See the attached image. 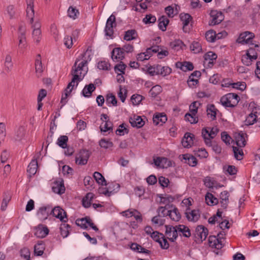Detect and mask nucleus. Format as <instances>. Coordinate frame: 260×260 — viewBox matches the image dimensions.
<instances>
[{
	"mask_svg": "<svg viewBox=\"0 0 260 260\" xmlns=\"http://www.w3.org/2000/svg\"><path fill=\"white\" fill-rule=\"evenodd\" d=\"M91 53V50L88 48L86 52L82 55V60L81 62L78 63L81 59L79 58L76 59L71 71V75L73 76V78L71 82L68 85V88H70L71 87H74L75 82H76L77 86L78 85L79 82L82 80L85 75V73L82 74V72L83 71V68L87 64V60L88 59L90 60L91 58H89Z\"/></svg>",
	"mask_w": 260,
	"mask_h": 260,
	"instance_id": "nucleus-1",
	"label": "nucleus"
},
{
	"mask_svg": "<svg viewBox=\"0 0 260 260\" xmlns=\"http://www.w3.org/2000/svg\"><path fill=\"white\" fill-rule=\"evenodd\" d=\"M239 100L240 97L237 94L229 93L221 98L220 102L225 107H234Z\"/></svg>",
	"mask_w": 260,
	"mask_h": 260,
	"instance_id": "nucleus-2",
	"label": "nucleus"
},
{
	"mask_svg": "<svg viewBox=\"0 0 260 260\" xmlns=\"http://www.w3.org/2000/svg\"><path fill=\"white\" fill-rule=\"evenodd\" d=\"M116 26V17L112 14L107 19L106 26L105 28V35L112 39L113 37L114 30L113 28Z\"/></svg>",
	"mask_w": 260,
	"mask_h": 260,
	"instance_id": "nucleus-3",
	"label": "nucleus"
},
{
	"mask_svg": "<svg viewBox=\"0 0 260 260\" xmlns=\"http://www.w3.org/2000/svg\"><path fill=\"white\" fill-rule=\"evenodd\" d=\"M50 215H52L53 216L60 219L62 222H66L67 219L66 212L59 206H56L52 208L51 206Z\"/></svg>",
	"mask_w": 260,
	"mask_h": 260,
	"instance_id": "nucleus-4",
	"label": "nucleus"
},
{
	"mask_svg": "<svg viewBox=\"0 0 260 260\" xmlns=\"http://www.w3.org/2000/svg\"><path fill=\"white\" fill-rule=\"evenodd\" d=\"M90 153L88 150H81L76 155V163L79 165H85L87 163Z\"/></svg>",
	"mask_w": 260,
	"mask_h": 260,
	"instance_id": "nucleus-5",
	"label": "nucleus"
},
{
	"mask_svg": "<svg viewBox=\"0 0 260 260\" xmlns=\"http://www.w3.org/2000/svg\"><path fill=\"white\" fill-rule=\"evenodd\" d=\"M51 206L47 205L40 207L37 212V215L39 219L42 221H44L48 218L50 215Z\"/></svg>",
	"mask_w": 260,
	"mask_h": 260,
	"instance_id": "nucleus-6",
	"label": "nucleus"
},
{
	"mask_svg": "<svg viewBox=\"0 0 260 260\" xmlns=\"http://www.w3.org/2000/svg\"><path fill=\"white\" fill-rule=\"evenodd\" d=\"M18 39L19 40L18 47L21 51H22L27 46L26 39L25 37V30L22 28V26L19 27V33Z\"/></svg>",
	"mask_w": 260,
	"mask_h": 260,
	"instance_id": "nucleus-7",
	"label": "nucleus"
},
{
	"mask_svg": "<svg viewBox=\"0 0 260 260\" xmlns=\"http://www.w3.org/2000/svg\"><path fill=\"white\" fill-rule=\"evenodd\" d=\"M247 134L242 131L235 134V139L238 147L243 148L245 146L246 144V138H247Z\"/></svg>",
	"mask_w": 260,
	"mask_h": 260,
	"instance_id": "nucleus-8",
	"label": "nucleus"
},
{
	"mask_svg": "<svg viewBox=\"0 0 260 260\" xmlns=\"http://www.w3.org/2000/svg\"><path fill=\"white\" fill-rule=\"evenodd\" d=\"M194 235L196 238H199L201 241H203L206 239L208 235V230L203 225H198L196 229Z\"/></svg>",
	"mask_w": 260,
	"mask_h": 260,
	"instance_id": "nucleus-9",
	"label": "nucleus"
},
{
	"mask_svg": "<svg viewBox=\"0 0 260 260\" xmlns=\"http://www.w3.org/2000/svg\"><path fill=\"white\" fill-rule=\"evenodd\" d=\"M208 242L210 247L216 248L217 250L221 249L223 246L221 239L215 236H210Z\"/></svg>",
	"mask_w": 260,
	"mask_h": 260,
	"instance_id": "nucleus-10",
	"label": "nucleus"
},
{
	"mask_svg": "<svg viewBox=\"0 0 260 260\" xmlns=\"http://www.w3.org/2000/svg\"><path fill=\"white\" fill-rule=\"evenodd\" d=\"M254 37V35L252 32L245 31L240 34L237 39V42L242 44H247L249 43L250 41Z\"/></svg>",
	"mask_w": 260,
	"mask_h": 260,
	"instance_id": "nucleus-11",
	"label": "nucleus"
},
{
	"mask_svg": "<svg viewBox=\"0 0 260 260\" xmlns=\"http://www.w3.org/2000/svg\"><path fill=\"white\" fill-rule=\"evenodd\" d=\"M124 52L120 47L115 48L111 52V58L113 61L121 60L124 58Z\"/></svg>",
	"mask_w": 260,
	"mask_h": 260,
	"instance_id": "nucleus-12",
	"label": "nucleus"
},
{
	"mask_svg": "<svg viewBox=\"0 0 260 260\" xmlns=\"http://www.w3.org/2000/svg\"><path fill=\"white\" fill-rule=\"evenodd\" d=\"M185 214L188 220L193 222L197 221L200 216L199 210H191L190 209H187Z\"/></svg>",
	"mask_w": 260,
	"mask_h": 260,
	"instance_id": "nucleus-13",
	"label": "nucleus"
},
{
	"mask_svg": "<svg viewBox=\"0 0 260 260\" xmlns=\"http://www.w3.org/2000/svg\"><path fill=\"white\" fill-rule=\"evenodd\" d=\"M49 233V229L46 226L43 224H39L38 227L35 229V235L39 238H44Z\"/></svg>",
	"mask_w": 260,
	"mask_h": 260,
	"instance_id": "nucleus-14",
	"label": "nucleus"
},
{
	"mask_svg": "<svg viewBox=\"0 0 260 260\" xmlns=\"http://www.w3.org/2000/svg\"><path fill=\"white\" fill-rule=\"evenodd\" d=\"M34 0H26L27 5L26 14L28 18L30 19V23H32L34 20Z\"/></svg>",
	"mask_w": 260,
	"mask_h": 260,
	"instance_id": "nucleus-15",
	"label": "nucleus"
},
{
	"mask_svg": "<svg viewBox=\"0 0 260 260\" xmlns=\"http://www.w3.org/2000/svg\"><path fill=\"white\" fill-rule=\"evenodd\" d=\"M180 19L183 23V30L185 32L189 31V28H188V24L192 19L191 16L189 14H181Z\"/></svg>",
	"mask_w": 260,
	"mask_h": 260,
	"instance_id": "nucleus-16",
	"label": "nucleus"
},
{
	"mask_svg": "<svg viewBox=\"0 0 260 260\" xmlns=\"http://www.w3.org/2000/svg\"><path fill=\"white\" fill-rule=\"evenodd\" d=\"M194 135L189 133H186L182 140V144L184 148H189L193 144Z\"/></svg>",
	"mask_w": 260,
	"mask_h": 260,
	"instance_id": "nucleus-17",
	"label": "nucleus"
},
{
	"mask_svg": "<svg viewBox=\"0 0 260 260\" xmlns=\"http://www.w3.org/2000/svg\"><path fill=\"white\" fill-rule=\"evenodd\" d=\"M180 158L184 160V163L188 164L190 166L194 167L197 164V159L193 156L185 154L182 155H180Z\"/></svg>",
	"mask_w": 260,
	"mask_h": 260,
	"instance_id": "nucleus-18",
	"label": "nucleus"
},
{
	"mask_svg": "<svg viewBox=\"0 0 260 260\" xmlns=\"http://www.w3.org/2000/svg\"><path fill=\"white\" fill-rule=\"evenodd\" d=\"M129 121L131 125L134 127L141 128L145 124V122L139 116H134L133 117H131Z\"/></svg>",
	"mask_w": 260,
	"mask_h": 260,
	"instance_id": "nucleus-19",
	"label": "nucleus"
},
{
	"mask_svg": "<svg viewBox=\"0 0 260 260\" xmlns=\"http://www.w3.org/2000/svg\"><path fill=\"white\" fill-rule=\"evenodd\" d=\"M202 136L204 138L206 145L209 147L211 146V140L213 139V138H212L210 133L208 130L207 127L203 128L202 131Z\"/></svg>",
	"mask_w": 260,
	"mask_h": 260,
	"instance_id": "nucleus-20",
	"label": "nucleus"
},
{
	"mask_svg": "<svg viewBox=\"0 0 260 260\" xmlns=\"http://www.w3.org/2000/svg\"><path fill=\"white\" fill-rule=\"evenodd\" d=\"M167 215L174 221H178L181 217L178 209L176 207H174L172 210H168Z\"/></svg>",
	"mask_w": 260,
	"mask_h": 260,
	"instance_id": "nucleus-21",
	"label": "nucleus"
},
{
	"mask_svg": "<svg viewBox=\"0 0 260 260\" xmlns=\"http://www.w3.org/2000/svg\"><path fill=\"white\" fill-rule=\"evenodd\" d=\"M52 191L59 194H61L64 192L65 187L62 181H56L52 187Z\"/></svg>",
	"mask_w": 260,
	"mask_h": 260,
	"instance_id": "nucleus-22",
	"label": "nucleus"
},
{
	"mask_svg": "<svg viewBox=\"0 0 260 260\" xmlns=\"http://www.w3.org/2000/svg\"><path fill=\"white\" fill-rule=\"evenodd\" d=\"M230 196L229 192L226 191L224 190L221 192L220 194V204L221 207L223 209H226L229 201V198Z\"/></svg>",
	"mask_w": 260,
	"mask_h": 260,
	"instance_id": "nucleus-23",
	"label": "nucleus"
},
{
	"mask_svg": "<svg viewBox=\"0 0 260 260\" xmlns=\"http://www.w3.org/2000/svg\"><path fill=\"white\" fill-rule=\"evenodd\" d=\"M206 111L209 118H210L212 120L216 119L218 110L213 104L208 105L207 107Z\"/></svg>",
	"mask_w": 260,
	"mask_h": 260,
	"instance_id": "nucleus-24",
	"label": "nucleus"
},
{
	"mask_svg": "<svg viewBox=\"0 0 260 260\" xmlns=\"http://www.w3.org/2000/svg\"><path fill=\"white\" fill-rule=\"evenodd\" d=\"M38 161L36 159H32L27 167V172L29 177L34 175L37 171Z\"/></svg>",
	"mask_w": 260,
	"mask_h": 260,
	"instance_id": "nucleus-25",
	"label": "nucleus"
},
{
	"mask_svg": "<svg viewBox=\"0 0 260 260\" xmlns=\"http://www.w3.org/2000/svg\"><path fill=\"white\" fill-rule=\"evenodd\" d=\"M95 89V86L92 83L86 85L82 91V95L86 98L91 96L92 92Z\"/></svg>",
	"mask_w": 260,
	"mask_h": 260,
	"instance_id": "nucleus-26",
	"label": "nucleus"
},
{
	"mask_svg": "<svg viewBox=\"0 0 260 260\" xmlns=\"http://www.w3.org/2000/svg\"><path fill=\"white\" fill-rule=\"evenodd\" d=\"M13 68L12 57L10 55H6L4 62V70L7 73H10Z\"/></svg>",
	"mask_w": 260,
	"mask_h": 260,
	"instance_id": "nucleus-27",
	"label": "nucleus"
},
{
	"mask_svg": "<svg viewBox=\"0 0 260 260\" xmlns=\"http://www.w3.org/2000/svg\"><path fill=\"white\" fill-rule=\"evenodd\" d=\"M138 34L135 29H129L125 31L123 39L127 41H130L137 38Z\"/></svg>",
	"mask_w": 260,
	"mask_h": 260,
	"instance_id": "nucleus-28",
	"label": "nucleus"
},
{
	"mask_svg": "<svg viewBox=\"0 0 260 260\" xmlns=\"http://www.w3.org/2000/svg\"><path fill=\"white\" fill-rule=\"evenodd\" d=\"M177 231L178 233H181L182 235L186 238H189L191 236V233L189 229L183 224L176 225Z\"/></svg>",
	"mask_w": 260,
	"mask_h": 260,
	"instance_id": "nucleus-29",
	"label": "nucleus"
},
{
	"mask_svg": "<svg viewBox=\"0 0 260 260\" xmlns=\"http://www.w3.org/2000/svg\"><path fill=\"white\" fill-rule=\"evenodd\" d=\"M248 110L252 112V115L256 116V119L260 116V108L254 102L249 104Z\"/></svg>",
	"mask_w": 260,
	"mask_h": 260,
	"instance_id": "nucleus-30",
	"label": "nucleus"
},
{
	"mask_svg": "<svg viewBox=\"0 0 260 260\" xmlns=\"http://www.w3.org/2000/svg\"><path fill=\"white\" fill-rule=\"evenodd\" d=\"M167 120V116L163 113H157L155 114L153 117V123L158 125L160 122L164 123Z\"/></svg>",
	"mask_w": 260,
	"mask_h": 260,
	"instance_id": "nucleus-31",
	"label": "nucleus"
},
{
	"mask_svg": "<svg viewBox=\"0 0 260 260\" xmlns=\"http://www.w3.org/2000/svg\"><path fill=\"white\" fill-rule=\"evenodd\" d=\"M205 201L206 203L209 206H213L218 203V199L209 192L207 193L205 196Z\"/></svg>",
	"mask_w": 260,
	"mask_h": 260,
	"instance_id": "nucleus-32",
	"label": "nucleus"
},
{
	"mask_svg": "<svg viewBox=\"0 0 260 260\" xmlns=\"http://www.w3.org/2000/svg\"><path fill=\"white\" fill-rule=\"evenodd\" d=\"M178 67H179L182 71H192L193 69V64L190 62L185 61L183 63L178 62L176 63Z\"/></svg>",
	"mask_w": 260,
	"mask_h": 260,
	"instance_id": "nucleus-33",
	"label": "nucleus"
},
{
	"mask_svg": "<svg viewBox=\"0 0 260 260\" xmlns=\"http://www.w3.org/2000/svg\"><path fill=\"white\" fill-rule=\"evenodd\" d=\"M156 66L158 75H161L163 76H165L171 72V69L169 67H162L161 65L159 64H157Z\"/></svg>",
	"mask_w": 260,
	"mask_h": 260,
	"instance_id": "nucleus-34",
	"label": "nucleus"
},
{
	"mask_svg": "<svg viewBox=\"0 0 260 260\" xmlns=\"http://www.w3.org/2000/svg\"><path fill=\"white\" fill-rule=\"evenodd\" d=\"M233 151L234 152V157L238 160L243 159L244 153L241 148L239 147L233 146Z\"/></svg>",
	"mask_w": 260,
	"mask_h": 260,
	"instance_id": "nucleus-35",
	"label": "nucleus"
},
{
	"mask_svg": "<svg viewBox=\"0 0 260 260\" xmlns=\"http://www.w3.org/2000/svg\"><path fill=\"white\" fill-rule=\"evenodd\" d=\"M60 234L63 238H66L69 234L71 229V226L66 223H62L60 226Z\"/></svg>",
	"mask_w": 260,
	"mask_h": 260,
	"instance_id": "nucleus-36",
	"label": "nucleus"
},
{
	"mask_svg": "<svg viewBox=\"0 0 260 260\" xmlns=\"http://www.w3.org/2000/svg\"><path fill=\"white\" fill-rule=\"evenodd\" d=\"M169 22V19L165 16L160 17L158 19V27L162 31L166 30V27Z\"/></svg>",
	"mask_w": 260,
	"mask_h": 260,
	"instance_id": "nucleus-37",
	"label": "nucleus"
},
{
	"mask_svg": "<svg viewBox=\"0 0 260 260\" xmlns=\"http://www.w3.org/2000/svg\"><path fill=\"white\" fill-rule=\"evenodd\" d=\"M93 198V194L89 192L86 194L85 198L82 200V205L86 208H89L91 205V201Z\"/></svg>",
	"mask_w": 260,
	"mask_h": 260,
	"instance_id": "nucleus-38",
	"label": "nucleus"
},
{
	"mask_svg": "<svg viewBox=\"0 0 260 260\" xmlns=\"http://www.w3.org/2000/svg\"><path fill=\"white\" fill-rule=\"evenodd\" d=\"M45 249L44 244L43 242H38L34 246L35 254L38 256L42 255Z\"/></svg>",
	"mask_w": 260,
	"mask_h": 260,
	"instance_id": "nucleus-39",
	"label": "nucleus"
},
{
	"mask_svg": "<svg viewBox=\"0 0 260 260\" xmlns=\"http://www.w3.org/2000/svg\"><path fill=\"white\" fill-rule=\"evenodd\" d=\"M113 123L109 120L106 121L105 123H102L100 125V129L102 132H109L112 131Z\"/></svg>",
	"mask_w": 260,
	"mask_h": 260,
	"instance_id": "nucleus-40",
	"label": "nucleus"
},
{
	"mask_svg": "<svg viewBox=\"0 0 260 260\" xmlns=\"http://www.w3.org/2000/svg\"><path fill=\"white\" fill-rule=\"evenodd\" d=\"M96 181L102 185H107L106 181L103 176L98 172H95L93 175Z\"/></svg>",
	"mask_w": 260,
	"mask_h": 260,
	"instance_id": "nucleus-41",
	"label": "nucleus"
},
{
	"mask_svg": "<svg viewBox=\"0 0 260 260\" xmlns=\"http://www.w3.org/2000/svg\"><path fill=\"white\" fill-rule=\"evenodd\" d=\"M35 69L37 74H41L43 72V66L41 59V55L38 54L35 61Z\"/></svg>",
	"mask_w": 260,
	"mask_h": 260,
	"instance_id": "nucleus-42",
	"label": "nucleus"
},
{
	"mask_svg": "<svg viewBox=\"0 0 260 260\" xmlns=\"http://www.w3.org/2000/svg\"><path fill=\"white\" fill-rule=\"evenodd\" d=\"M106 102V104L109 106H111V105L114 106H116L117 105V100L115 95L112 93H109L107 95Z\"/></svg>",
	"mask_w": 260,
	"mask_h": 260,
	"instance_id": "nucleus-43",
	"label": "nucleus"
},
{
	"mask_svg": "<svg viewBox=\"0 0 260 260\" xmlns=\"http://www.w3.org/2000/svg\"><path fill=\"white\" fill-rule=\"evenodd\" d=\"M73 87H71L70 88H68V86L64 91V93H62L60 103L62 104L61 107L63 106L67 102V98L70 94L72 90Z\"/></svg>",
	"mask_w": 260,
	"mask_h": 260,
	"instance_id": "nucleus-44",
	"label": "nucleus"
},
{
	"mask_svg": "<svg viewBox=\"0 0 260 260\" xmlns=\"http://www.w3.org/2000/svg\"><path fill=\"white\" fill-rule=\"evenodd\" d=\"M89 217H85L81 219H78L76 221V224L81 228L86 229L88 228L87 223Z\"/></svg>",
	"mask_w": 260,
	"mask_h": 260,
	"instance_id": "nucleus-45",
	"label": "nucleus"
},
{
	"mask_svg": "<svg viewBox=\"0 0 260 260\" xmlns=\"http://www.w3.org/2000/svg\"><path fill=\"white\" fill-rule=\"evenodd\" d=\"M190 50L194 53H198L202 51L201 43L198 41H193L190 46Z\"/></svg>",
	"mask_w": 260,
	"mask_h": 260,
	"instance_id": "nucleus-46",
	"label": "nucleus"
},
{
	"mask_svg": "<svg viewBox=\"0 0 260 260\" xmlns=\"http://www.w3.org/2000/svg\"><path fill=\"white\" fill-rule=\"evenodd\" d=\"M68 137L67 136H60L57 139V144L62 148L67 147Z\"/></svg>",
	"mask_w": 260,
	"mask_h": 260,
	"instance_id": "nucleus-47",
	"label": "nucleus"
},
{
	"mask_svg": "<svg viewBox=\"0 0 260 260\" xmlns=\"http://www.w3.org/2000/svg\"><path fill=\"white\" fill-rule=\"evenodd\" d=\"M161 91V87L160 85H156L151 88L149 91V94L152 98H155Z\"/></svg>",
	"mask_w": 260,
	"mask_h": 260,
	"instance_id": "nucleus-48",
	"label": "nucleus"
},
{
	"mask_svg": "<svg viewBox=\"0 0 260 260\" xmlns=\"http://www.w3.org/2000/svg\"><path fill=\"white\" fill-rule=\"evenodd\" d=\"M171 46L173 49L176 50L183 49V48L185 47L183 42L180 40H177L172 42Z\"/></svg>",
	"mask_w": 260,
	"mask_h": 260,
	"instance_id": "nucleus-49",
	"label": "nucleus"
},
{
	"mask_svg": "<svg viewBox=\"0 0 260 260\" xmlns=\"http://www.w3.org/2000/svg\"><path fill=\"white\" fill-rule=\"evenodd\" d=\"M206 39L208 42H214L216 41V32L213 30H210L205 34Z\"/></svg>",
	"mask_w": 260,
	"mask_h": 260,
	"instance_id": "nucleus-50",
	"label": "nucleus"
},
{
	"mask_svg": "<svg viewBox=\"0 0 260 260\" xmlns=\"http://www.w3.org/2000/svg\"><path fill=\"white\" fill-rule=\"evenodd\" d=\"M217 57L216 54L212 51H209L204 55V58L206 60H209V63H213V61L215 60Z\"/></svg>",
	"mask_w": 260,
	"mask_h": 260,
	"instance_id": "nucleus-51",
	"label": "nucleus"
},
{
	"mask_svg": "<svg viewBox=\"0 0 260 260\" xmlns=\"http://www.w3.org/2000/svg\"><path fill=\"white\" fill-rule=\"evenodd\" d=\"M68 16L73 19H75L76 18H77L78 15H79V11L75 8H74L71 6L69 7L68 11Z\"/></svg>",
	"mask_w": 260,
	"mask_h": 260,
	"instance_id": "nucleus-52",
	"label": "nucleus"
},
{
	"mask_svg": "<svg viewBox=\"0 0 260 260\" xmlns=\"http://www.w3.org/2000/svg\"><path fill=\"white\" fill-rule=\"evenodd\" d=\"M256 116L252 115V112H250V113L248 114L246 118L245 124L247 125H252L256 122Z\"/></svg>",
	"mask_w": 260,
	"mask_h": 260,
	"instance_id": "nucleus-53",
	"label": "nucleus"
},
{
	"mask_svg": "<svg viewBox=\"0 0 260 260\" xmlns=\"http://www.w3.org/2000/svg\"><path fill=\"white\" fill-rule=\"evenodd\" d=\"M41 29H33L32 30V36L37 43H39L41 39Z\"/></svg>",
	"mask_w": 260,
	"mask_h": 260,
	"instance_id": "nucleus-54",
	"label": "nucleus"
},
{
	"mask_svg": "<svg viewBox=\"0 0 260 260\" xmlns=\"http://www.w3.org/2000/svg\"><path fill=\"white\" fill-rule=\"evenodd\" d=\"M24 129L22 127H19L16 132L14 139L16 141H20L24 136Z\"/></svg>",
	"mask_w": 260,
	"mask_h": 260,
	"instance_id": "nucleus-55",
	"label": "nucleus"
},
{
	"mask_svg": "<svg viewBox=\"0 0 260 260\" xmlns=\"http://www.w3.org/2000/svg\"><path fill=\"white\" fill-rule=\"evenodd\" d=\"M21 257L25 260H30V251L28 248H23L20 251Z\"/></svg>",
	"mask_w": 260,
	"mask_h": 260,
	"instance_id": "nucleus-56",
	"label": "nucleus"
},
{
	"mask_svg": "<svg viewBox=\"0 0 260 260\" xmlns=\"http://www.w3.org/2000/svg\"><path fill=\"white\" fill-rule=\"evenodd\" d=\"M6 137V126L4 123H0V145L3 142Z\"/></svg>",
	"mask_w": 260,
	"mask_h": 260,
	"instance_id": "nucleus-57",
	"label": "nucleus"
},
{
	"mask_svg": "<svg viewBox=\"0 0 260 260\" xmlns=\"http://www.w3.org/2000/svg\"><path fill=\"white\" fill-rule=\"evenodd\" d=\"M143 97L140 94H134L131 97V101L134 105H137L143 100Z\"/></svg>",
	"mask_w": 260,
	"mask_h": 260,
	"instance_id": "nucleus-58",
	"label": "nucleus"
},
{
	"mask_svg": "<svg viewBox=\"0 0 260 260\" xmlns=\"http://www.w3.org/2000/svg\"><path fill=\"white\" fill-rule=\"evenodd\" d=\"M100 146L102 148L107 149L113 146V143L105 139H102L99 142Z\"/></svg>",
	"mask_w": 260,
	"mask_h": 260,
	"instance_id": "nucleus-59",
	"label": "nucleus"
},
{
	"mask_svg": "<svg viewBox=\"0 0 260 260\" xmlns=\"http://www.w3.org/2000/svg\"><path fill=\"white\" fill-rule=\"evenodd\" d=\"M246 54L253 60H255L257 58V52L255 50V49L253 48V47H250L249 49L247 51Z\"/></svg>",
	"mask_w": 260,
	"mask_h": 260,
	"instance_id": "nucleus-60",
	"label": "nucleus"
},
{
	"mask_svg": "<svg viewBox=\"0 0 260 260\" xmlns=\"http://www.w3.org/2000/svg\"><path fill=\"white\" fill-rule=\"evenodd\" d=\"M126 67V66L121 61L120 63L117 64L115 66L114 70L115 72L117 74L118 73V72H120L121 74H124V71Z\"/></svg>",
	"mask_w": 260,
	"mask_h": 260,
	"instance_id": "nucleus-61",
	"label": "nucleus"
},
{
	"mask_svg": "<svg viewBox=\"0 0 260 260\" xmlns=\"http://www.w3.org/2000/svg\"><path fill=\"white\" fill-rule=\"evenodd\" d=\"M128 133V130L125 127L124 123L120 124L119 128L116 131V134L120 136L123 135L125 133L127 134Z\"/></svg>",
	"mask_w": 260,
	"mask_h": 260,
	"instance_id": "nucleus-62",
	"label": "nucleus"
},
{
	"mask_svg": "<svg viewBox=\"0 0 260 260\" xmlns=\"http://www.w3.org/2000/svg\"><path fill=\"white\" fill-rule=\"evenodd\" d=\"M98 68L100 70H110V64L105 61H101L98 63Z\"/></svg>",
	"mask_w": 260,
	"mask_h": 260,
	"instance_id": "nucleus-63",
	"label": "nucleus"
},
{
	"mask_svg": "<svg viewBox=\"0 0 260 260\" xmlns=\"http://www.w3.org/2000/svg\"><path fill=\"white\" fill-rule=\"evenodd\" d=\"M185 118L191 123H196L198 122L197 117H196V115H192L190 113H186L185 115Z\"/></svg>",
	"mask_w": 260,
	"mask_h": 260,
	"instance_id": "nucleus-64",
	"label": "nucleus"
}]
</instances>
